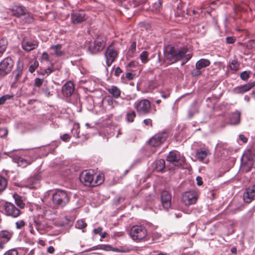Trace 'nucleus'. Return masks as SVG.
Wrapping results in <instances>:
<instances>
[{"mask_svg":"<svg viewBox=\"0 0 255 255\" xmlns=\"http://www.w3.org/2000/svg\"><path fill=\"white\" fill-rule=\"evenodd\" d=\"M0 131H2L3 132V134L2 135H1V137H4L7 135L8 132L7 129L1 128L0 129Z\"/></svg>","mask_w":255,"mask_h":255,"instance_id":"60","label":"nucleus"},{"mask_svg":"<svg viewBox=\"0 0 255 255\" xmlns=\"http://www.w3.org/2000/svg\"><path fill=\"white\" fill-rule=\"evenodd\" d=\"M119 54L118 50L115 47L110 45L107 48L105 53V57L106 59V64L110 67L113 62L115 61Z\"/></svg>","mask_w":255,"mask_h":255,"instance_id":"11","label":"nucleus"},{"mask_svg":"<svg viewBox=\"0 0 255 255\" xmlns=\"http://www.w3.org/2000/svg\"><path fill=\"white\" fill-rule=\"evenodd\" d=\"M55 251V249L53 247L50 246L47 248V252L49 254H53Z\"/></svg>","mask_w":255,"mask_h":255,"instance_id":"58","label":"nucleus"},{"mask_svg":"<svg viewBox=\"0 0 255 255\" xmlns=\"http://www.w3.org/2000/svg\"><path fill=\"white\" fill-rule=\"evenodd\" d=\"M161 202L163 208L168 210L171 207V195L167 191H163L161 193Z\"/></svg>","mask_w":255,"mask_h":255,"instance_id":"15","label":"nucleus"},{"mask_svg":"<svg viewBox=\"0 0 255 255\" xmlns=\"http://www.w3.org/2000/svg\"><path fill=\"white\" fill-rule=\"evenodd\" d=\"M21 45L24 50L29 52L38 47V42L35 39L24 38L22 41Z\"/></svg>","mask_w":255,"mask_h":255,"instance_id":"12","label":"nucleus"},{"mask_svg":"<svg viewBox=\"0 0 255 255\" xmlns=\"http://www.w3.org/2000/svg\"><path fill=\"white\" fill-rule=\"evenodd\" d=\"M239 138L244 143H246L248 141V138L245 137L243 134H240L239 135Z\"/></svg>","mask_w":255,"mask_h":255,"instance_id":"56","label":"nucleus"},{"mask_svg":"<svg viewBox=\"0 0 255 255\" xmlns=\"http://www.w3.org/2000/svg\"><path fill=\"white\" fill-rule=\"evenodd\" d=\"M140 58L143 63H146L148 61V53L147 51H143L141 52V53L140 54Z\"/></svg>","mask_w":255,"mask_h":255,"instance_id":"37","label":"nucleus"},{"mask_svg":"<svg viewBox=\"0 0 255 255\" xmlns=\"http://www.w3.org/2000/svg\"><path fill=\"white\" fill-rule=\"evenodd\" d=\"M102 230H103V228L102 227H99L97 229H95L93 230V232L95 234H99V235H101L102 234Z\"/></svg>","mask_w":255,"mask_h":255,"instance_id":"53","label":"nucleus"},{"mask_svg":"<svg viewBox=\"0 0 255 255\" xmlns=\"http://www.w3.org/2000/svg\"><path fill=\"white\" fill-rule=\"evenodd\" d=\"M12 14L17 17L25 16L24 21L26 23H31L33 21V17L27 11V9L21 5H14L10 9Z\"/></svg>","mask_w":255,"mask_h":255,"instance_id":"6","label":"nucleus"},{"mask_svg":"<svg viewBox=\"0 0 255 255\" xmlns=\"http://www.w3.org/2000/svg\"><path fill=\"white\" fill-rule=\"evenodd\" d=\"M53 86L44 85V87L42 88V91L46 97H50L53 95Z\"/></svg>","mask_w":255,"mask_h":255,"instance_id":"28","label":"nucleus"},{"mask_svg":"<svg viewBox=\"0 0 255 255\" xmlns=\"http://www.w3.org/2000/svg\"><path fill=\"white\" fill-rule=\"evenodd\" d=\"M188 49L185 47H175L170 46L167 47L164 51V56L167 60L171 63H175L178 61L186 59V62L188 61L192 57V55L186 54Z\"/></svg>","mask_w":255,"mask_h":255,"instance_id":"1","label":"nucleus"},{"mask_svg":"<svg viewBox=\"0 0 255 255\" xmlns=\"http://www.w3.org/2000/svg\"><path fill=\"white\" fill-rule=\"evenodd\" d=\"M165 167V161L160 159L154 162V169L157 171H161Z\"/></svg>","mask_w":255,"mask_h":255,"instance_id":"27","label":"nucleus"},{"mask_svg":"<svg viewBox=\"0 0 255 255\" xmlns=\"http://www.w3.org/2000/svg\"><path fill=\"white\" fill-rule=\"evenodd\" d=\"M133 107L139 115H147L151 111V103L147 99L137 100L134 102Z\"/></svg>","mask_w":255,"mask_h":255,"instance_id":"5","label":"nucleus"},{"mask_svg":"<svg viewBox=\"0 0 255 255\" xmlns=\"http://www.w3.org/2000/svg\"><path fill=\"white\" fill-rule=\"evenodd\" d=\"M198 194L194 191H189L184 192L182 195V201L186 206H190L196 203Z\"/></svg>","mask_w":255,"mask_h":255,"instance_id":"9","label":"nucleus"},{"mask_svg":"<svg viewBox=\"0 0 255 255\" xmlns=\"http://www.w3.org/2000/svg\"><path fill=\"white\" fill-rule=\"evenodd\" d=\"M25 222L23 220H18L15 222L16 228L17 230L22 229L25 226Z\"/></svg>","mask_w":255,"mask_h":255,"instance_id":"39","label":"nucleus"},{"mask_svg":"<svg viewBox=\"0 0 255 255\" xmlns=\"http://www.w3.org/2000/svg\"><path fill=\"white\" fill-rule=\"evenodd\" d=\"M210 154L209 149L200 148L196 151V157L199 161L205 162L207 156Z\"/></svg>","mask_w":255,"mask_h":255,"instance_id":"19","label":"nucleus"},{"mask_svg":"<svg viewBox=\"0 0 255 255\" xmlns=\"http://www.w3.org/2000/svg\"><path fill=\"white\" fill-rule=\"evenodd\" d=\"M38 62L37 61H35L33 63V64H31L29 66V71L30 73H33L35 70V69L38 67Z\"/></svg>","mask_w":255,"mask_h":255,"instance_id":"43","label":"nucleus"},{"mask_svg":"<svg viewBox=\"0 0 255 255\" xmlns=\"http://www.w3.org/2000/svg\"><path fill=\"white\" fill-rule=\"evenodd\" d=\"M197 184L198 185L200 186L203 184L202 178L200 176H197L196 178Z\"/></svg>","mask_w":255,"mask_h":255,"instance_id":"57","label":"nucleus"},{"mask_svg":"<svg viewBox=\"0 0 255 255\" xmlns=\"http://www.w3.org/2000/svg\"><path fill=\"white\" fill-rule=\"evenodd\" d=\"M74 89L75 87L73 83L69 81L63 85L62 93L65 97H69L73 93Z\"/></svg>","mask_w":255,"mask_h":255,"instance_id":"17","label":"nucleus"},{"mask_svg":"<svg viewBox=\"0 0 255 255\" xmlns=\"http://www.w3.org/2000/svg\"><path fill=\"white\" fill-rule=\"evenodd\" d=\"M70 138V136L67 133H65L61 136V139L64 141H67Z\"/></svg>","mask_w":255,"mask_h":255,"instance_id":"50","label":"nucleus"},{"mask_svg":"<svg viewBox=\"0 0 255 255\" xmlns=\"http://www.w3.org/2000/svg\"><path fill=\"white\" fill-rule=\"evenodd\" d=\"M7 45V40L2 38L0 40V53H3L5 51Z\"/></svg>","mask_w":255,"mask_h":255,"instance_id":"33","label":"nucleus"},{"mask_svg":"<svg viewBox=\"0 0 255 255\" xmlns=\"http://www.w3.org/2000/svg\"><path fill=\"white\" fill-rule=\"evenodd\" d=\"M53 71V70L52 69H51L50 68H48L47 69L45 70L44 72L45 74H47V75H49Z\"/></svg>","mask_w":255,"mask_h":255,"instance_id":"61","label":"nucleus"},{"mask_svg":"<svg viewBox=\"0 0 255 255\" xmlns=\"http://www.w3.org/2000/svg\"><path fill=\"white\" fill-rule=\"evenodd\" d=\"M13 98V95H5L0 97V105H3L8 100L12 99Z\"/></svg>","mask_w":255,"mask_h":255,"instance_id":"36","label":"nucleus"},{"mask_svg":"<svg viewBox=\"0 0 255 255\" xmlns=\"http://www.w3.org/2000/svg\"><path fill=\"white\" fill-rule=\"evenodd\" d=\"M180 159L179 152L176 150L170 151L166 157L167 161L170 163L177 162Z\"/></svg>","mask_w":255,"mask_h":255,"instance_id":"20","label":"nucleus"},{"mask_svg":"<svg viewBox=\"0 0 255 255\" xmlns=\"http://www.w3.org/2000/svg\"><path fill=\"white\" fill-rule=\"evenodd\" d=\"M81 182L85 186L95 187L101 185L104 181L102 174H94L93 171L85 170L80 176Z\"/></svg>","mask_w":255,"mask_h":255,"instance_id":"2","label":"nucleus"},{"mask_svg":"<svg viewBox=\"0 0 255 255\" xmlns=\"http://www.w3.org/2000/svg\"><path fill=\"white\" fill-rule=\"evenodd\" d=\"M15 83L17 81L19 80V78L22 74V68L21 66H18L16 70L15 71Z\"/></svg>","mask_w":255,"mask_h":255,"instance_id":"34","label":"nucleus"},{"mask_svg":"<svg viewBox=\"0 0 255 255\" xmlns=\"http://www.w3.org/2000/svg\"><path fill=\"white\" fill-rule=\"evenodd\" d=\"M4 214L8 217L16 218L21 214L20 210L13 204L10 202H5L3 206Z\"/></svg>","mask_w":255,"mask_h":255,"instance_id":"8","label":"nucleus"},{"mask_svg":"<svg viewBox=\"0 0 255 255\" xmlns=\"http://www.w3.org/2000/svg\"><path fill=\"white\" fill-rule=\"evenodd\" d=\"M61 48L62 46L60 44L51 46L50 49L52 51L51 54L56 55L57 56H61L63 55L64 52L61 50Z\"/></svg>","mask_w":255,"mask_h":255,"instance_id":"25","label":"nucleus"},{"mask_svg":"<svg viewBox=\"0 0 255 255\" xmlns=\"http://www.w3.org/2000/svg\"><path fill=\"white\" fill-rule=\"evenodd\" d=\"M126 78L128 80H132L134 78V75L130 72H128L126 74Z\"/></svg>","mask_w":255,"mask_h":255,"instance_id":"55","label":"nucleus"},{"mask_svg":"<svg viewBox=\"0 0 255 255\" xmlns=\"http://www.w3.org/2000/svg\"><path fill=\"white\" fill-rule=\"evenodd\" d=\"M162 4V1L161 0H158L157 1L155 2L153 4L154 8L158 10L159 9Z\"/></svg>","mask_w":255,"mask_h":255,"instance_id":"47","label":"nucleus"},{"mask_svg":"<svg viewBox=\"0 0 255 255\" xmlns=\"http://www.w3.org/2000/svg\"><path fill=\"white\" fill-rule=\"evenodd\" d=\"M249 72L246 71L241 73L240 75L241 78L243 80H247L249 78Z\"/></svg>","mask_w":255,"mask_h":255,"instance_id":"44","label":"nucleus"},{"mask_svg":"<svg viewBox=\"0 0 255 255\" xmlns=\"http://www.w3.org/2000/svg\"><path fill=\"white\" fill-rule=\"evenodd\" d=\"M71 19L73 24L80 23L85 20V13L83 10L74 11L71 13Z\"/></svg>","mask_w":255,"mask_h":255,"instance_id":"16","label":"nucleus"},{"mask_svg":"<svg viewBox=\"0 0 255 255\" xmlns=\"http://www.w3.org/2000/svg\"><path fill=\"white\" fill-rule=\"evenodd\" d=\"M38 180V176L35 175L27 179V182L30 185H34L36 184Z\"/></svg>","mask_w":255,"mask_h":255,"instance_id":"41","label":"nucleus"},{"mask_svg":"<svg viewBox=\"0 0 255 255\" xmlns=\"http://www.w3.org/2000/svg\"><path fill=\"white\" fill-rule=\"evenodd\" d=\"M122 72V70H121V69L118 67L116 68L115 69V75L116 76H119L120 74Z\"/></svg>","mask_w":255,"mask_h":255,"instance_id":"54","label":"nucleus"},{"mask_svg":"<svg viewBox=\"0 0 255 255\" xmlns=\"http://www.w3.org/2000/svg\"><path fill=\"white\" fill-rule=\"evenodd\" d=\"M129 235L133 240L140 241L145 238L147 235V231L142 226L135 225L130 228Z\"/></svg>","mask_w":255,"mask_h":255,"instance_id":"7","label":"nucleus"},{"mask_svg":"<svg viewBox=\"0 0 255 255\" xmlns=\"http://www.w3.org/2000/svg\"><path fill=\"white\" fill-rule=\"evenodd\" d=\"M210 64V61L206 59H201L198 60L195 64V67L201 70V71L209 66Z\"/></svg>","mask_w":255,"mask_h":255,"instance_id":"24","label":"nucleus"},{"mask_svg":"<svg viewBox=\"0 0 255 255\" xmlns=\"http://www.w3.org/2000/svg\"><path fill=\"white\" fill-rule=\"evenodd\" d=\"M112 249L111 251H114V252H120V253L126 252L125 251L119 250V249H118L117 248H113L112 247V249Z\"/></svg>","mask_w":255,"mask_h":255,"instance_id":"62","label":"nucleus"},{"mask_svg":"<svg viewBox=\"0 0 255 255\" xmlns=\"http://www.w3.org/2000/svg\"><path fill=\"white\" fill-rule=\"evenodd\" d=\"M7 185V180L3 177L0 176V192L5 189Z\"/></svg>","mask_w":255,"mask_h":255,"instance_id":"32","label":"nucleus"},{"mask_svg":"<svg viewBox=\"0 0 255 255\" xmlns=\"http://www.w3.org/2000/svg\"><path fill=\"white\" fill-rule=\"evenodd\" d=\"M255 86V82L248 83L243 86H239L235 88V91L238 94H243L248 92Z\"/></svg>","mask_w":255,"mask_h":255,"instance_id":"21","label":"nucleus"},{"mask_svg":"<svg viewBox=\"0 0 255 255\" xmlns=\"http://www.w3.org/2000/svg\"><path fill=\"white\" fill-rule=\"evenodd\" d=\"M75 227L79 229H84L87 227V224L83 220L77 221Z\"/></svg>","mask_w":255,"mask_h":255,"instance_id":"38","label":"nucleus"},{"mask_svg":"<svg viewBox=\"0 0 255 255\" xmlns=\"http://www.w3.org/2000/svg\"><path fill=\"white\" fill-rule=\"evenodd\" d=\"M13 62L12 59L7 57L0 63V76H4L8 74L12 70Z\"/></svg>","mask_w":255,"mask_h":255,"instance_id":"10","label":"nucleus"},{"mask_svg":"<svg viewBox=\"0 0 255 255\" xmlns=\"http://www.w3.org/2000/svg\"><path fill=\"white\" fill-rule=\"evenodd\" d=\"M6 243L3 241H1L0 240V249H2L4 248V245L6 244Z\"/></svg>","mask_w":255,"mask_h":255,"instance_id":"63","label":"nucleus"},{"mask_svg":"<svg viewBox=\"0 0 255 255\" xmlns=\"http://www.w3.org/2000/svg\"><path fill=\"white\" fill-rule=\"evenodd\" d=\"M13 236V232L7 230L0 231V240L7 243Z\"/></svg>","mask_w":255,"mask_h":255,"instance_id":"23","label":"nucleus"},{"mask_svg":"<svg viewBox=\"0 0 255 255\" xmlns=\"http://www.w3.org/2000/svg\"><path fill=\"white\" fill-rule=\"evenodd\" d=\"M255 197V185L249 187L246 189L243 195L245 202L249 203L251 202Z\"/></svg>","mask_w":255,"mask_h":255,"instance_id":"18","label":"nucleus"},{"mask_svg":"<svg viewBox=\"0 0 255 255\" xmlns=\"http://www.w3.org/2000/svg\"><path fill=\"white\" fill-rule=\"evenodd\" d=\"M106 45L105 38L98 36L94 42L92 43L90 41H86L85 45L91 53H96L104 49Z\"/></svg>","mask_w":255,"mask_h":255,"instance_id":"4","label":"nucleus"},{"mask_svg":"<svg viewBox=\"0 0 255 255\" xmlns=\"http://www.w3.org/2000/svg\"><path fill=\"white\" fill-rule=\"evenodd\" d=\"M167 134L166 132L158 133L153 136L149 140L150 145L156 147L160 146L166 139Z\"/></svg>","mask_w":255,"mask_h":255,"instance_id":"13","label":"nucleus"},{"mask_svg":"<svg viewBox=\"0 0 255 255\" xmlns=\"http://www.w3.org/2000/svg\"><path fill=\"white\" fill-rule=\"evenodd\" d=\"M100 249L106 251H110L112 250V246L108 245H103L101 246Z\"/></svg>","mask_w":255,"mask_h":255,"instance_id":"49","label":"nucleus"},{"mask_svg":"<svg viewBox=\"0 0 255 255\" xmlns=\"http://www.w3.org/2000/svg\"><path fill=\"white\" fill-rule=\"evenodd\" d=\"M15 160L18 165L22 168L25 167L27 165H30L33 161L31 159H26L22 157H18L16 158Z\"/></svg>","mask_w":255,"mask_h":255,"instance_id":"22","label":"nucleus"},{"mask_svg":"<svg viewBox=\"0 0 255 255\" xmlns=\"http://www.w3.org/2000/svg\"><path fill=\"white\" fill-rule=\"evenodd\" d=\"M226 41L228 44L233 43L235 41V38L233 37H227L226 39Z\"/></svg>","mask_w":255,"mask_h":255,"instance_id":"51","label":"nucleus"},{"mask_svg":"<svg viewBox=\"0 0 255 255\" xmlns=\"http://www.w3.org/2000/svg\"><path fill=\"white\" fill-rule=\"evenodd\" d=\"M239 67V64L237 60H233L230 65V67L231 70L237 71Z\"/></svg>","mask_w":255,"mask_h":255,"instance_id":"40","label":"nucleus"},{"mask_svg":"<svg viewBox=\"0 0 255 255\" xmlns=\"http://www.w3.org/2000/svg\"><path fill=\"white\" fill-rule=\"evenodd\" d=\"M169 95H170L169 92H167L165 93H162L161 96L163 99H166L169 97Z\"/></svg>","mask_w":255,"mask_h":255,"instance_id":"59","label":"nucleus"},{"mask_svg":"<svg viewBox=\"0 0 255 255\" xmlns=\"http://www.w3.org/2000/svg\"><path fill=\"white\" fill-rule=\"evenodd\" d=\"M202 73V71L196 67L191 71V74L194 77L200 76Z\"/></svg>","mask_w":255,"mask_h":255,"instance_id":"42","label":"nucleus"},{"mask_svg":"<svg viewBox=\"0 0 255 255\" xmlns=\"http://www.w3.org/2000/svg\"><path fill=\"white\" fill-rule=\"evenodd\" d=\"M13 197L15 200V202L16 205L20 208H23L24 207L25 204L22 200L21 197L17 194H14Z\"/></svg>","mask_w":255,"mask_h":255,"instance_id":"31","label":"nucleus"},{"mask_svg":"<svg viewBox=\"0 0 255 255\" xmlns=\"http://www.w3.org/2000/svg\"><path fill=\"white\" fill-rule=\"evenodd\" d=\"M34 224L35 227L38 231L43 230L47 227L46 224L39 220H34Z\"/></svg>","mask_w":255,"mask_h":255,"instance_id":"29","label":"nucleus"},{"mask_svg":"<svg viewBox=\"0 0 255 255\" xmlns=\"http://www.w3.org/2000/svg\"><path fill=\"white\" fill-rule=\"evenodd\" d=\"M70 198V195L66 191L56 190L52 197L54 207L57 209L64 207L69 202Z\"/></svg>","mask_w":255,"mask_h":255,"instance_id":"3","label":"nucleus"},{"mask_svg":"<svg viewBox=\"0 0 255 255\" xmlns=\"http://www.w3.org/2000/svg\"><path fill=\"white\" fill-rule=\"evenodd\" d=\"M241 161V170L244 172L250 171L254 164L253 157L248 155H245L242 157Z\"/></svg>","mask_w":255,"mask_h":255,"instance_id":"14","label":"nucleus"},{"mask_svg":"<svg viewBox=\"0 0 255 255\" xmlns=\"http://www.w3.org/2000/svg\"><path fill=\"white\" fill-rule=\"evenodd\" d=\"M43 82V79L40 78H36L35 79L34 85L37 87H40Z\"/></svg>","mask_w":255,"mask_h":255,"instance_id":"45","label":"nucleus"},{"mask_svg":"<svg viewBox=\"0 0 255 255\" xmlns=\"http://www.w3.org/2000/svg\"><path fill=\"white\" fill-rule=\"evenodd\" d=\"M136 117V114L134 111L127 113L126 115V119L128 122L132 123L133 122L134 118Z\"/></svg>","mask_w":255,"mask_h":255,"instance_id":"35","label":"nucleus"},{"mask_svg":"<svg viewBox=\"0 0 255 255\" xmlns=\"http://www.w3.org/2000/svg\"><path fill=\"white\" fill-rule=\"evenodd\" d=\"M42 58L45 60H48V55L47 53L43 52L42 54Z\"/></svg>","mask_w":255,"mask_h":255,"instance_id":"64","label":"nucleus"},{"mask_svg":"<svg viewBox=\"0 0 255 255\" xmlns=\"http://www.w3.org/2000/svg\"><path fill=\"white\" fill-rule=\"evenodd\" d=\"M136 49V43L135 42H133L130 44L129 50L131 51L132 52H133L135 51Z\"/></svg>","mask_w":255,"mask_h":255,"instance_id":"52","label":"nucleus"},{"mask_svg":"<svg viewBox=\"0 0 255 255\" xmlns=\"http://www.w3.org/2000/svg\"><path fill=\"white\" fill-rule=\"evenodd\" d=\"M240 113L239 112H235L233 114L231 118V123L232 124H238L240 123Z\"/></svg>","mask_w":255,"mask_h":255,"instance_id":"30","label":"nucleus"},{"mask_svg":"<svg viewBox=\"0 0 255 255\" xmlns=\"http://www.w3.org/2000/svg\"><path fill=\"white\" fill-rule=\"evenodd\" d=\"M18 252L15 249L9 250L5 252L3 255H17Z\"/></svg>","mask_w":255,"mask_h":255,"instance_id":"46","label":"nucleus"},{"mask_svg":"<svg viewBox=\"0 0 255 255\" xmlns=\"http://www.w3.org/2000/svg\"><path fill=\"white\" fill-rule=\"evenodd\" d=\"M143 123L145 126L152 127V120L150 119H146L143 121Z\"/></svg>","mask_w":255,"mask_h":255,"instance_id":"48","label":"nucleus"},{"mask_svg":"<svg viewBox=\"0 0 255 255\" xmlns=\"http://www.w3.org/2000/svg\"><path fill=\"white\" fill-rule=\"evenodd\" d=\"M107 91L115 98H118L121 95V91L120 89L116 86H112L108 88Z\"/></svg>","mask_w":255,"mask_h":255,"instance_id":"26","label":"nucleus"}]
</instances>
